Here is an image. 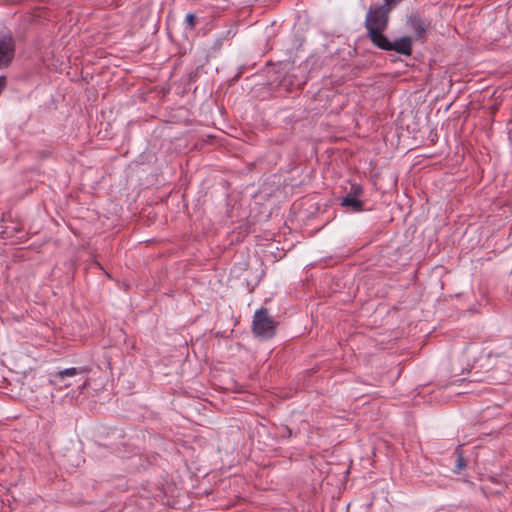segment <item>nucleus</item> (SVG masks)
Returning a JSON list of instances; mask_svg holds the SVG:
<instances>
[{
    "instance_id": "obj_1",
    "label": "nucleus",
    "mask_w": 512,
    "mask_h": 512,
    "mask_svg": "<svg viewBox=\"0 0 512 512\" xmlns=\"http://www.w3.org/2000/svg\"><path fill=\"white\" fill-rule=\"evenodd\" d=\"M389 18L390 11L383 4L370 6L367 10L364 26L373 45L384 42L385 35L383 32L388 27Z\"/></svg>"
},
{
    "instance_id": "obj_2",
    "label": "nucleus",
    "mask_w": 512,
    "mask_h": 512,
    "mask_svg": "<svg viewBox=\"0 0 512 512\" xmlns=\"http://www.w3.org/2000/svg\"><path fill=\"white\" fill-rule=\"evenodd\" d=\"M276 322L269 316L266 308H260L254 313L252 331L260 338L269 339L275 334Z\"/></svg>"
},
{
    "instance_id": "obj_3",
    "label": "nucleus",
    "mask_w": 512,
    "mask_h": 512,
    "mask_svg": "<svg viewBox=\"0 0 512 512\" xmlns=\"http://www.w3.org/2000/svg\"><path fill=\"white\" fill-rule=\"evenodd\" d=\"M15 56V41L8 30H0V68L10 65Z\"/></svg>"
},
{
    "instance_id": "obj_4",
    "label": "nucleus",
    "mask_w": 512,
    "mask_h": 512,
    "mask_svg": "<svg viewBox=\"0 0 512 512\" xmlns=\"http://www.w3.org/2000/svg\"><path fill=\"white\" fill-rule=\"evenodd\" d=\"M89 370L85 367H70L63 370H59L53 374L54 381L57 383H63V386L68 388L72 386L77 381H71V378H75L76 376H82L80 380H82V387L87 385V374Z\"/></svg>"
},
{
    "instance_id": "obj_5",
    "label": "nucleus",
    "mask_w": 512,
    "mask_h": 512,
    "mask_svg": "<svg viewBox=\"0 0 512 512\" xmlns=\"http://www.w3.org/2000/svg\"><path fill=\"white\" fill-rule=\"evenodd\" d=\"M375 46L385 51H396L405 56H410L412 53V40L408 36H403L394 42L389 41V39L384 36V42L381 44L378 42Z\"/></svg>"
},
{
    "instance_id": "obj_6",
    "label": "nucleus",
    "mask_w": 512,
    "mask_h": 512,
    "mask_svg": "<svg viewBox=\"0 0 512 512\" xmlns=\"http://www.w3.org/2000/svg\"><path fill=\"white\" fill-rule=\"evenodd\" d=\"M407 24L415 33L416 38L421 40L426 38V33L431 26L430 21L420 17L417 14L410 15L407 19Z\"/></svg>"
},
{
    "instance_id": "obj_7",
    "label": "nucleus",
    "mask_w": 512,
    "mask_h": 512,
    "mask_svg": "<svg viewBox=\"0 0 512 512\" xmlns=\"http://www.w3.org/2000/svg\"><path fill=\"white\" fill-rule=\"evenodd\" d=\"M341 204L344 207H350L352 211L355 212H359L363 209V202L359 200V198L353 197L351 193L343 197Z\"/></svg>"
},
{
    "instance_id": "obj_8",
    "label": "nucleus",
    "mask_w": 512,
    "mask_h": 512,
    "mask_svg": "<svg viewBox=\"0 0 512 512\" xmlns=\"http://www.w3.org/2000/svg\"><path fill=\"white\" fill-rule=\"evenodd\" d=\"M349 193H351L353 197L359 198L363 193L362 186L356 183L352 184Z\"/></svg>"
},
{
    "instance_id": "obj_9",
    "label": "nucleus",
    "mask_w": 512,
    "mask_h": 512,
    "mask_svg": "<svg viewBox=\"0 0 512 512\" xmlns=\"http://www.w3.org/2000/svg\"><path fill=\"white\" fill-rule=\"evenodd\" d=\"M185 23L187 26H189L191 29L194 28L195 24H196V17L194 14L192 13H188L185 17Z\"/></svg>"
},
{
    "instance_id": "obj_10",
    "label": "nucleus",
    "mask_w": 512,
    "mask_h": 512,
    "mask_svg": "<svg viewBox=\"0 0 512 512\" xmlns=\"http://www.w3.org/2000/svg\"><path fill=\"white\" fill-rule=\"evenodd\" d=\"M455 467L458 471L465 467V461L462 455H458Z\"/></svg>"
}]
</instances>
